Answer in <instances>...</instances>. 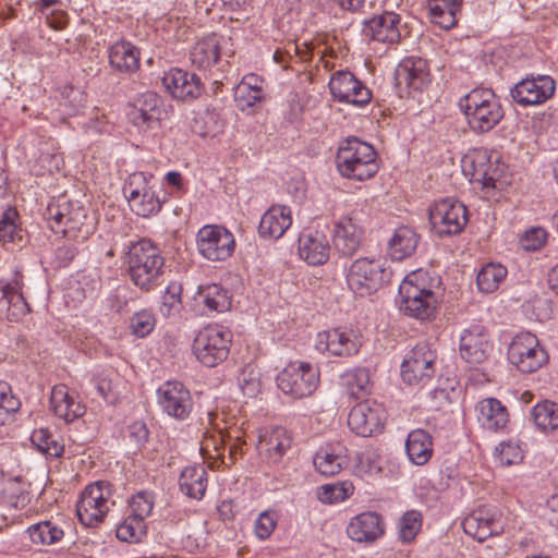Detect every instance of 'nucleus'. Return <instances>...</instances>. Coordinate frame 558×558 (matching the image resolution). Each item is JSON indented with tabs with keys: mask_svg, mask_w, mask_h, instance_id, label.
Listing matches in <instances>:
<instances>
[{
	"mask_svg": "<svg viewBox=\"0 0 558 558\" xmlns=\"http://www.w3.org/2000/svg\"><path fill=\"white\" fill-rule=\"evenodd\" d=\"M231 342L230 331L218 325H209L195 337L193 352L203 365L215 367L228 357Z\"/></svg>",
	"mask_w": 558,
	"mask_h": 558,
	"instance_id": "7",
	"label": "nucleus"
},
{
	"mask_svg": "<svg viewBox=\"0 0 558 558\" xmlns=\"http://www.w3.org/2000/svg\"><path fill=\"white\" fill-rule=\"evenodd\" d=\"M508 360L521 373H533L547 361V352L539 345L538 339L531 332H520L508 348Z\"/></svg>",
	"mask_w": 558,
	"mask_h": 558,
	"instance_id": "11",
	"label": "nucleus"
},
{
	"mask_svg": "<svg viewBox=\"0 0 558 558\" xmlns=\"http://www.w3.org/2000/svg\"><path fill=\"white\" fill-rule=\"evenodd\" d=\"M330 245L319 231L303 233L299 238V255L308 265H324L329 259Z\"/></svg>",
	"mask_w": 558,
	"mask_h": 558,
	"instance_id": "33",
	"label": "nucleus"
},
{
	"mask_svg": "<svg viewBox=\"0 0 558 558\" xmlns=\"http://www.w3.org/2000/svg\"><path fill=\"white\" fill-rule=\"evenodd\" d=\"M366 32L376 41L398 44L409 35L407 24L398 13L384 11L366 22Z\"/></svg>",
	"mask_w": 558,
	"mask_h": 558,
	"instance_id": "25",
	"label": "nucleus"
},
{
	"mask_svg": "<svg viewBox=\"0 0 558 558\" xmlns=\"http://www.w3.org/2000/svg\"><path fill=\"white\" fill-rule=\"evenodd\" d=\"M20 408V398L13 393L12 387L0 381V426L13 422Z\"/></svg>",
	"mask_w": 558,
	"mask_h": 558,
	"instance_id": "46",
	"label": "nucleus"
},
{
	"mask_svg": "<svg viewBox=\"0 0 558 558\" xmlns=\"http://www.w3.org/2000/svg\"><path fill=\"white\" fill-rule=\"evenodd\" d=\"M51 230L69 239L84 242L95 231V218L78 202L70 201L65 195L51 201L44 214Z\"/></svg>",
	"mask_w": 558,
	"mask_h": 558,
	"instance_id": "2",
	"label": "nucleus"
},
{
	"mask_svg": "<svg viewBox=\"0 0 558 558\" xmlns=\"http://www.w3.org/2000/svg\"><path fill=\"white\" fill-rule=\"evenodd\" d=\"M203 303L209 311L226 312L231 307V295L220 284H209L199 290Z\"/></svg>",
	"mask_w": 558,
	"mask_h": 558,
	"instance_id": "44",
	"label": "nucleus"
},
{
	"mask_svg": "<svg viewBox=\"0 0 558 558\" xmlns=\"http://www.w3.org/2000/svg\"><path fill=\"white\" fill-rule=\"evenodd\" d=\"M132 210L141 217L153 216L161 209V202L155 191L149 186L144 172L132 173L123 186Z\"/></svg>",
	"mask_w": 558,
	"mask_h": 558,
	"instance_id": "14",
	"label": "nucleus"
},
{
	"mask_svg": "<svg viewBox=\"0 0 558 558\" xmlns=\"http://www.w3.org/2000/svg\"><path fill=\"white\" fill-rule=\"evenodd\" d=\"M292 437L283 427L266 428L260 432L257 451L260 461L268 466L279 464L291 448Z\"/></svg>",
	"mask_w": 558,
	"mask_h": 558,
	"instance_id": "26",
	"label": "nucleus"
},
{
	"mask_svg": "<svg viewBox=\"0 0 558 558\" xmlns=\"http://www.w3.org/2000/svg\"><path fill=\"white\" fill-rule=\"evenodd\" d=\"M355 472L361 475L378 474L381 471L379 456L374 450H364L356 453Z\"/></svg>",
	"mask_w": 558,
	"mask_h": 558,
	"instance_id": "56",
	"label": "nucleus"
},
{
	"mask_svg": "<svg viewBox=\"0 0 558 558\" xmlns=\"http://www.w3.org/2000/svg\"><path fill=\"white\" fill-rule=\"evenodd\" d=\"M468 220L466 207L457 199H440L429 209L432 229L439 236L459 234L466 226Z\"/></svg>",
	"mask_w": 558,
	"mask_h": 558,
	"instance_id": "12",
	"label": "nucleus"
},
{
	"mask_svg": "<svg viewBox=\"0 0 558 558\" xmlns=\"http://www.w3.org/2000/svg\"><path fill=\"white\" fill-rule=\"evenodd\" d=\"M360 221V211L353 210L335 226L333 244L343 256H352L361 245L364 231Z\"/></svg>",
	"mask_w": 558,
	"mask_h": 558,
	"instance_id": "27",
	"label": "nucleus"
},
{
	"mask_svg": "<svg viewBox=\"0 0 558 558\" xmlns=\"http://www.w3.org/2000/svg\"><path fill=\"white\" fill-rule=\"evenodd\" d=\"M391 276V269L381 259L362 257L349 267L347 283L354 294L368 296L387 284Z\"/></svg>",
	"mask_w": 558,
	"mask_h": 558,
	"instance_id": "6",
	"label": "nucleus"
},
{
	"mask_svg": "<svg viewBox=\"0 0 558 558\" xmlns=\"http://www.w3.org/2000/svg\"><path fill=\"white\" fill-rule=\"evenodd\" d=\"M427 7L433 22L444 29H450L458 23L462 0H428Z\"/></svg>",
	"mask_w": 558,
	"mask_h": 558,
	"instance_id": "42",
	"label": "nucleus"
},
{
	"mask_svg": "<svg viewBox=\"0 0 558 558\" xmlns=\"http://www.w3.org/2000/svg\"><path fill=\"white\" fill-rule=\"evenodd\" d=\"M162 85L173 98L180 100L195 99L202 93L199 77L178 68L170 69L165 73Z\"/></svg>",
	"mask_w": 558,
	"mask_h": 558,
	"instance_id": "29",
	"label": "nucleus"
},
{
	"mask_svg": "<svg viewBox=\"0 0 558 558\" xmlns=\"http://www.w3.org/2000/svg\"><path fill=\"white\" fill-rule=\"evenodd\" d=\"M395 78L400 88L421 92L430 83L428 63L421 57H407L398 64Z\"/></svg>",
	"mask_w": 558,
	"mask_h": 558,
	"instance_id": "28",
	"label": "nucleus"
},
{
	"mask_svg": "<svg viewBox=\"0 0 558 558\" xmlns=\"http://www.w3.org/2000/svg\"><path fill=\"white\" fill-rule=\"evenodd\" d=\"M437 353L427 342H418L404 356L401 377L408 385H426L436 373Z\"/></svg>",
	"mask_w": 558,
	"mask_h": 558,
	"instance_id": "10",
	"label": "nucleus"
},
{
	"mask_svg": "<svg viewBox=\"0 0 558 558\" xmlns=\"http://www.w3.org/2000/svg\"><path fill=\"white\" fill-rule=\"evenodd\" d=\"M96 389L101 398L109 403H114L118 399V393L114 391L112 380L108 377H99L96 380Z\"/></svg>",
	"mask_w": 558,
	"mask_h": 558,
	"instance_id": "64",
	"label": "nucleus"
},
{
	"mask_svg": "<svg viewBox=\"0 0 558 558\" xmlns=\"http://www.w3.org/2000/svg\"><path fill=\"white\" fill-rule=\"evenodd\" d=\"M155 325V316L147 310L135 313L130 322L132 332L140 338L148 336L154 330Z\"/></svg>",
	"mask_w": 558,
	"mask_h": 558,
	"instance_id": "60",
	"label": "nucleus"
},
{
	"mask_svg": "<svg viewBox=\"0 0 558 558\" xmlns=\"http://www.w3.org/2000/svg\"><path fill=\"white\" fill-rule=\"evenodd\" d=\"M157 401L161 410L177 420H185L193 409L190 390L178 380H168L157 390Z\"/></svg>",
	"mask_w": 558,
	"mask_h": 558,
	"instance_id": "18",
	"label": "nucleus"
},
{
	"mask_svg": "<svg viewBox=\"0 0 558 558\" xmlns=\"http://www.w3.org/2000/svg\"><path fill=\"white\" fill-rule=\"evenodd\" d=\"M506 276V267L500 264L489 263L477 274V287L482 292L492 293L499 288Z\"/></svg>",
	"mask_w": 558,
	"mask_h": 558,
	"instance_id": "45",
	"label": "nucleus"
},
{
	"mask_svg": "<svg viewBox=\"0 0 558 558\" xmlns=\"http://www.w3.org/2000/svg\"><path fill=\"white\" fill-rule=\"evenodd\" d=\"M347 533L355 542L372 543L384 534L383 518L373 511L360 513L350 521Z\"/></svg>",
	"mask_w": 558,
	"mask_h": 558,
	"instance_id": "32",
	"label": "nucleus"
},
{
	"mask_svg": "<svg viewBox=\"0 0 558 558\" xmlns=\"http://www.w3.org/2000/svg\"><path fill=\"white\" fill-rule=\"evenodd\" d=\"M354 493V486L351 482H341L337 484H327L318 488L317 497L324 504H337L345 500Z\"/></svg>",
	"mask_w": 558,
	"mask_h": 558,
	"instance_id": "52",
	"label": "nucleus"
},
{
	"mask_svg": "<svg viewBox=\"0 0 558 558\" xmlns=\"http://www.w3.org/2000/svg\"><path fill=\"white\" fill-rule=\"evenodd\" d=\"M347 392L354 399L363 398L369 392L371 379L366 368H355L343 375Z\"/></svg>",
	"mask_w": 558,
	"mask_h": 558,
	"instance_id": "49",
	"label": "nucleus"
},
{
	"mask_svg": "<svg viewBox=\"0 0 558 558\" xmlns=\"http://www.w3.org/2000/svg\"><path fill=\"white\" fill-rule=\"evenodd\" d=\"M361 341L352 329L332 328L317 335L316 349L333 356L348 357L359 352Z\"/></svg>",
	"mask_w": 558,
	"mask_h": 558,
	"instance_id": "23",
	"label": "nucleus"
},
{
	"mask_svg": "<svg viewBox=\"0 0 558 558\" xmlns=\"http://www.w3.org/2000/svg\"><path fill=\"white\" fill-rule=\"evenodd\" d=\"M50 407L53 413L66 423L82 417L86 411L85 405L78 400V397L70 393L65 385H57L52 388Z\"/></svg>",
	"mask_w": 558,
	"mask_h": 558,
	"instance_id": "31",
	"label": "nucleus"
},
{
	"mask_svg": "<svg viewBox=\"0 0 558 558\" xmlns=\"http://www.w3.org/2000/svg\"><path fill=\"white\" fill-rule=\"evenodd\" d=\"M227 440L220 432L206 435L201 442V451L205 458L221 460L222 464L227 465L226 457L223 454Z\"/></svg>",
	"mask_w": 558,
	"mask_h": 558,
	"instance_id": "53",
	"label": "nucleus"
},
{
	"mask_svg": "<svg viewBox=\"0 0 558 558\" xmlns=\"http://www.w3.org/2000/svg\"><path fill=\"white\" fill-rule=\"evenodd\" d=\"M126 272L142 292H150L162 283L165 257L160 248L148 239L133 243L125 257Z\"/></svg>",
	"mask_w": 558,
	"mask_h": 558,
	"instance_id": "1",
	"label": "nucleus"
},
{
	"mask_svg": "<svg viewBox=\"0 0 558 558\" xmlns=\"http://www.w3.org/2000/svg\"><path fill=\"white\" fill-rule=\"evenodd\" d=\"M313 463L322 475L339 474L349 465L348 449L341 442L328 444L316 452Z\"/></svg>",
	"mask_w": 558,
	"mask_h": 558,
	"instance_id": "30",
	"label": "nucleus"
},
{
	"mask_svg": "<svg viewBox=\"0 0 558 558\" xmlns=\"http://www.w3.org/2000/svg\"><path fill=\"white\" fill-rule=\"evenodd\" d=\"M329 90L339 102L364 107L372 100V92L350 71H337L329 80Z\"/></svg>",
	"mask_w": 558,
	"mask_h": 558,
	"instance_id": "17",
	"label": "nucleus"
},
{
	"mask_svg": "<svg viewBox=\"0 0 558 558\" xmlns=\"http://www.w3.org/2000/svg\"><path fill=\"white\" fill-rule=\"evenodd\" d=\"M461 167L471 182H478L484 187H496L505 172V165L499 162L498 157L493 160V154L483 148L466 154L462 158Z\"/></svg>",
	"mask_w": 558,
	"mask_h": 558,
	"instance_id": "13",
	"label": "nucleus"
},
{
	"mask_svg": "<svg viewBox=\"0 0 558 558\" xmlns=\"http://www.w3.org/2000/svg\"><path fill=\"white\" fill-rule=\"evenodd\" d=\"M220 59V40L210 34L198 40L191 50V61L198 69H209Z\"/></svg>",
	"mask_w": 558,
	"mask_h": 558,
	"instance_id": "38",
	"label": "nucleus"
},
{
	"mask_svg": "<svg viewBox=\"0 0 558 558\" xmlns=\"http://www.w3.org/2000/svg\"><path fill=\"white\" fill-rule=\"evenodd\" d=\"M385 420L384 407L374 400H365L351 409L348 425L356 435L369 437L383 428Z\"/></svg>",
	"mask_w": 558,
	"mask_h": 558,
	"instance_id": "19",
	"label": "nucleus"
},
{
	"mask_svg": "<svg viewBox=\"0 0 558 558\" xmlns=\"http://www.w3.org/2000/svg\"><path fill=\"white\" fill-rule=\"evenodd\" d=\"M477 421L487 430H502L509 423L507 408L496 398H486L476 405Z\"/></svg>",
	"mask_w": 558,
	"mask_h": 558,
	"instance_id": "35",
	"label": "nucleus"
},
{
	"mask_svg": "<svg viewBox=\"0 0 558 558\" xmlns=\"http://www.w3.org/2000/svg\"><path fill=\"white\" fill-rule=\"evenodd\" d=\"M109 64L120 73L131 74L140 69L141 52L131 41L121 39L108 48Z\"/></svg>",
	"mask_w": 558,
	"mask_h": 558,
	"instance_id": "34",
	"label": "nucleus"
},
{
	"mask_svg": "<svg viewBox=\"0 0 558 558\" xmlns=\"http://www.w3.org/2000/svg\"><path fill=\"white\" fill-rule=\"evenodd\" d=\"M199 254L211 262L226 260L235 248L233 234L223 227L205 226L199 229L197 236Z\"/></svg>",
	"mask_w": 558,
	"mask_h": 558,
	"instance_id": "15",
	"label": "nucleus"
},
{
	"mask_svg": "<svg viewBox=\"0 0 558 558\" xmlns=\"http://www.w3.org/2000/svg\"><path fill=\"white\" fill-rule=\"evenodd\" d=\"M31 440L39 451L49 457L59 458L63 454L64 445L59 437L54 436L46 428L35 429Z\"/></svg>",
	"mask_w": 558,
	"mask_h": 558,
	"instance_id": "50",
	"label": "nucleus"
},
{
	"mask_svg": "<svg viewBox=\"0 0 558 558\" xmlns=\"http://www.w3.org/2000/svg\"><path fill=\"white\" fill-rule=\"evenodd\" d=\"M460 355L470 364L484 362L493 349L487 328L481 324H471L460 336Z\"/></svg>",
	"mask_w": 558,
	"mask_h": 558,
	"instance_id": "24",
	"label": "nucleus"
},
{
	"mask_svg": "<svg viewBox=\"0 0 558 558\" xmlns=\"http://www.w3.org/2000/svg\"><path fill=\"white\" fill-rule=\"evenodd\" d=\"M336 163L343 178L356 181L368 180L379 170L376 150L357 137H349L340 143Z\"/></svg>",
	"mask_w": 558,
	"mask_h": 558,
	"instance_id": "4",
	"label": "nucleus"
},
{
	"mask_svg": "<svg viewBox=\"0 0 558 558\" xmlns=\"http://www.w3.org/2000/svg\"><path fill=\"white\" fill-rule=\"evenodd\" d=\"M292 223L291 209L287 206H272L260 218L258 232L263 238L279 239Z\"/></svg>",
	"mask_w": 558,
	"mask_h": 558,
	"instance_id": "36",
	"label": "nucleus"
},
{
	"mask_svg": "<svg viewBox=\"0 0 558 558\" xmlns=\"http://www.w3.org/2000/svg\"><path fill=\"white\" fill-rule=\"evenodd\" d=\"M319 385V371L307 362H290L277 376V386L294 399L314 393Z\"/></svg>",
	"mask_w": 558,
	"mask_h": 558,
	"instance_id": "9",
	"label": "nucleus"
},
{
	"mask_svg": "<svg viewBox=\"0 0 558 558\" xmlns=\"http://www.w3.org/2000/svg\"><path fill=\"white\" fill-rule=\"evenodd\" d=\"M77 255V248L69 243H63L54 251L53 263L56 267H66Z\"/></svg>",
	"mask_w": 558,
	"mask_h": 558,
	"instance_id": "63",
	"label": "nucleus"
},
{
	"mask_svg": "<svg viewBox=\"0 0 558 558\" xmlns=\"http://www.w3.org/2000/svg\"><path fill=\"white\" fill-rule=\"evenodd\" d=\"M556 90V83L549 75L526 77L511 89L512 99L522 107L537 106L550 99Z\"/></svg>",
	"mask_w": 558,
	"mask_h": 558,
	"instance_id": "20",
	"label": "nucleus"
},
{
	"mask_svg": "<svg viewBox=\"0 0 558 558\" xmlns=\"http://www.w3.org/2000/svg\"><path fill=\"white\" fill-rule=\"evenodd\" d=\"M180 490L190 498L201 499L207 487V472L203 465H190L183 469L179 478Z\"/></svg>",
	"mask_w": 558,
	"mask_h": 558,
	"instance_id": "41",
	"label": "nucleus"
},
{
	"mask_svg": "<svg viewBox=\"0 0 558 558\" xmlns=\"http://www.w3.org/2000/svg\"><path fill=\"white\" fill-rule=\"evenodd\" d=\"M535 425L541 430H554L558 428V404L550 401L537 403L532 410Z\"/></svg>",
	"mask_w": 558,
	"mask_h": 558,
	"instance_id": "47",
	"label": "nucleus"
},
{
	"mask_svg": "<svg viewBox=\"0 0 558 558\" xmlns=\"http://www.w3.org/2000/svg\"><path fill=\"white\" fill-rule=\"evenodd\" d=\"M427 272L418 270L408 275L399 286V308L410 317L429 320L437 307L435 292L427 287Z\"/></svg>",
	"mask_w": 558,
	"mask_h": 558,
	"instance_id": "5",
	"label": "nucleus"
},
{
	"mask_svg": "<svg viewBox=\"0 0 558 558\" xmlns=\"http://www.w3.org/2000/svg\"><path fill=\"white\" fill-rule=\"evenodd\" d=\"M498 460L502 465H512L522 461L523 452L521 447L513 441H504L497 448Z\"/></svg>",
	"mask_w": 558,
	"mask_h": 558,
	"instance_id": "61",
	"label": "nucleus"
},
{
	"mask_svg": "<svg viewBox=\"0 0 558 558\" xmlns=\"http://www.w3.org/2000/svg\"><path fill=\"white\" fill-rule=\"evenodd\" d=\"M277 513L275 511H264L255 522V533L259 539H267L277 526Z\"/></svg>",
	"mask_w": 558,
	"mask_h": 558,
	"instance_id": "62",
	"label": "nucleus"
},
{
	"mask_svg": "<svg viewBox=\"0 0 558 558\" xmlns=\"http://www.w3.org/2000/svg\"><path fill=\"white\" fill-rule=\"evenodd\" d=\"M239 385L244 396L255 397L260 391V374L253 365H246L240 376Z\"/></svg>",
	"mask_w": 558,
	"mask_h": 558,
	"instance_id": "58",
	"label": "nucleus"
},
{
	"mask_svg": "<svg viewBox=\"0 0 558 558\" xmlns=\"http://www.w3.org/2000/svg\"><path fill=\"white\" fill-rule=\"evenodd\" d=\"M147 526L143 519L129 514L118 526L117 537L126 543H138L146 535Z\"/></svg>",
	"mask_w": 558,
	"mask_h": 558,
	"instance_id": "48",
	"label": "nucleus"
},
{
	"mask_svg": "<svg viewBox=\"0 0 558 558\" xmlns=\"http://www.w3.org/2000/svg\"><path fill=\"white\" fill-rule=\"evenodd\" d=\"M420 235L413 228L402 226L396 229L388 243V253L393 260H403L416 251Z\"/></svg>",
	"mask_w": 558,
	"mask_h": 558,
	"instance_id": "37",
	"label": "nucleus"
},
{
	"mask_svg": "<svg viewBox=\"0 0 558 558\" xmlns=\"http://www.w3.org/2000/svg\"><path fill=\"white\" fill-rule=\"evenodd\" d=\"M23 286L22 275L19 272L11 280L0 279V316L19 322L31 312L22 291Z\"/></svg>",
	"mask_w": 558,
	"mask_h": 558,
	"instance_id": "22",
	"label": "nucleus"
},
{
	"mask_svg": "<svg viewBox=\"0 0 558 558\" xmlns=\"http://www.w3.org/2000/svg\"><path fill=\"white\" fill-rule=\"evenodd\" d=\"M459 108L471 130L476 133L492 131L505 116L498 96L490 88L472 89L460 98Z\"/></svg>",
	"mask_w": 558,
	"mask_h": 558,
	"instance_id": "3",
	"label": "nucleus"
},
{
	"mask_svg": "<svg viewBox=\"0 0 558 558\" xmlns=\"http://www.w3.org/2000/svg\"><path fill=\"white\" fill-rule=\"evenodd\" d=\"M422 527V514L416 510L407 511L399 522V534L403 543L412 542Z\"/></svg>",
	"mask_w": 558,
	"mask_h": 558,
	"instance_id": "55",
	"label": "nucleus"
},
{
	"mask_svg": "<svg viewBox=\"0 0 558 558\" xmlns=\"http://www.w3.org/2000/svg\"><path fill=\"white\" fill-rule=\"evenodd\" d=\"M19 214L15 208H7L0 219V242L14 243L22 240V228L17 225Z\"/></svg>",
	"mask_w": 558,
	"mask_h": 558,
	"instance_id": "51",
	"label": "nucleus"
},
{
	"mask_svg": "<svg viewBox=\"0 0 558 558\" xmlns=\"http://www.w3.org/2000/svg\"><path fill=\"white\" fill-rule=\"evenodd\" d=\"M165 113L162 99L154 92H146L129 106L128 118L133 125L147 131L155 128Z\"/></svg>",
	"mask_w": 558,
	"mask_h": 558,
	"instance_id": "21",
	"label": "nucleus"
},
{
	"mask_svg": "<svg viewBox=\"0 0 558 558\" xmlns=\"http://www.w3.org/2000/svg\"><path fill=\"white\" fill-rule=\"evenodd\" d=\"M405 450L410 461L416 465L426 464L433 456L432 436L424 429H414L409 433Z\"/></svg>",
	"mask_w": 558,
	"mask_h": 558,
	"instance_id": "39",
	"label": "nucleus"
},
{
	"mask_svg": "<svg viewBox=\"0 0 558 558\" xmlns=\"http://www.w3.org/2000/svg\"><path fill=\"white\" fill-rule=\"evenodd\" d=\"M29 539L35 545H52L62 539L63 530L52 521H41L27 529Z\"/></svg>",
	"mask_w": 558,
	"mask_h": 558,
	"instance_id": "43",
	"label": "nucleus"
},
{
	"mask_svg": "<svg viewBox=\"0 0 558 558\" xmlns=\"http://www.w3.org/2000/svg\"><path fill=\"white\" fill-rule=\"evenodd\" d=\"M462 527L469 536L480 543L484 542L490 536L502 533V513L496 506H480L463 519Z\"/></svg>",
	"mask_w": 558,
	"mask_h": 558,
	"instance_id": "16",
	"label": "nucleus"
},
{
	"mask_svg": "<svg viewBox=\"0 0 558 558\" xmlns=\"http://www.w3.org/2000/svg\"><path fill=\"white\" fill-rule=\"evenodd\" d=\"M129 508L130 514L145 520L153 511L154 495L146 490L136 493L132 496Z\"/></svg>",
	"mask_w": 558,
	"mask_h": 558,
	"instance_id": "57",
	"label": "nucleus"
},
{
	"mask_svg": "<svg viewBox=\"0 0 558 558\" xmlns=\"http://www.w3.org/2000/svg\"><path fill=\"white\" fill-rule=\"evenodd\" d=\"M265 98L264 89L250 90L243 86H236L234 92V99L240 110H253L257 105H260Z\"/></svg>",
	"mask_w": 558,
	"mask_h": 558,
	"instance_id": "59",
	"label": "nucleus"
},
{
	"mask_svg": "<svg viewBox=\"0 0 558 558\" xmlns=\"http://www.w3.org/2000/svg\"><path fill=\"white\" fill-rule=\"evenodd\" d=\"M29 502L28 493L19 477L0 475V505L12 509H24Z\"/></svg>",
	"mask_w": 558,
	"mask_h": 558,
	"instance_id": "40",
	"label": "nucleus"
},
{
	"mask_svg": "<svg viewBox=\"0 0 558 558\" xmlns=\"http://www.w3.org/2000/svg\"><path fill=\"white\" fill-rule=\"evenodd\" d=\"M181 293L182 286L177 281H172L168 284L160 305V313L165 317H170L180 313L181 310Z\"/></svg>",
	"mask_w": 558,
	"mask_h": 558,
	"instance_id": "54",
	"label": "nucleus"
},
{
	"mask_svg": "<svg viewBox=\"0 0 558 558\" xmlns=\"http://www.w3.org/2000/svg\"><path fill=\"white\" fill-rule=\"evenodd\" d=\"M111 497L112 489L109 482L99 481L86 486L76 505L80 522L85 526L100 524L110 510V506L114 505Z\"/></svg>",
	"mask_w": 558,
	"mask_h": 558,
	"instance_id": "8",
	"label": "nucleus"
}]
</instances>
